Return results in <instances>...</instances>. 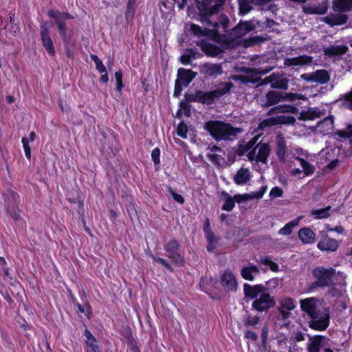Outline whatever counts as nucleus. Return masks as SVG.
I'll list each match as a JSON object with an SVG mask.
<instances>
[{
    "label": "nucleus",
    "instance_id": "1",
    "mask_svg": "<svg viewBox=\"0 0 352 352\" xmlns=\"http://www.w3.org/2000/svg\"><path fill=\"white\" fill-rule=\"evenodd\" d=\"M204 128L216 141H232L236 138L238 133L242 132L240 128H235L229 123L217 120L206 122Z\"/></svg>",
    "mask_w": 352,
    "mask_h": 352
},
{
    "label": "nucleus",
    "instance_id": "2",
    "mask_svg": "<svg viewBox=\"0 0 352 352\" xmlns=\"http://www.w3.org/2000/svg\"><path fill=\"white\" fill-rule=\"evenodd\" d=\"M196 1L201 23L212 28L213 32H218L220 24L219 19L218 21H214L211 19V17L219 12L225 0H196Z\"/></svg>",
    "mask_w": 352,
    "mask_h": 352
},
{
    "label": "nucleus",
    "instance_id": "3",
    "mask_svg": "<svg viewBox=\"0 0 352 352\" xmlns=\"http://www.w3.org/2000/svg\"><path fill=\"white\" fill-rule=\"evenodd\" d=\"M219 28L218 34L222 33L223 35L227 36V39L230 41H234L245 36L250 32L252 31L255 26L250 21L240 22L236 26L228 30L229 19L225 14L219 16Z\"/></svg>",
    "mask_w": 352,
    "mask_h": 352
},
{
    "label": "nucleus",
    "instance_id": "4",
    "mask_svg": "<svg viewBox=\"0 0 352 352\" xmlns=\"http://www.w3.org/2000/svg\"><path fill=\"white\" fill-rule=\"evenodd\" d=\"M307 315L309 327L315 330L324 331L329 324V309H302Z\"/></svg>",
    "mask_w": 352,
    "mask_h": 352
},
{
    "label": "nucleus",
    "instance_id": "5",
    "mask_svg": "<svg viewBox=\"0 0 352 352\" xmlns=\"http://www.w3.org/2000/svg\"><path fill=\"white\" fill-rule=\"evenodd\" d=\"M336 274V270L332 267L325 268L318 267L313 270V275L316 281L311 285V288L316 287H324L333 283L332 277Z\"/></svg>",
    "mask_w": 352,
    "mask_h": 352
},
{
    "label": "nucleus",
    "instance_id": "6",
    "mask_svg": "<svg viewBox=\"0 0 352 352\" xmlns=\"http://www.w3.org/2000/svg\"><path fill=\"white\" fill-rule=\"evenodd\" d=\"M265 98L266 103L265 105L270 107L285 100L293 102L297 99H300V97L297 94L270 91L266 94Z\"/></svg>",
    "mask_w": 352,
    "mask_h": 352
},
{
    "label": "nucleus",
    "instance_id": "7",
    "mask_svg": "<svg viewBox=\"0 0 352 352\" xmlns=\"http://www.w3.org/2000/svg\"><path fill=\"white\" fill-rule=\"evenodd\" d=\"M270 146L267 143L256 144L252 151L248 153V157L250 161L267 163V157L270 153Z\"/></svg>",
    "mask_w": 352,
    "mask_h": 352
},
{
    "label": "nucleus",
    "instance_id": "8",
    "mask_svg": "<svg viewBox=\"0 0 352 352\" xmlns=\"http://www.w3.org/2000/svg\"><path fill=\"white\" fill-rule=\"evenodd\" d=\"M232 87L233 84L232 82H226L217 89L208 92L203 91L202 103L207 104H212L215 99L219 98L222 96L228 93Z\"/></svg>",
    "mask_w": 352,
    "mask_h": 352
},
{
    "label": "nucleus",
    "instance_id": "9",
    "mask_svg": "<svg viewBox=\"0 0 352 352\" xmlns=\"http://www.w3.org/2000/svg\"><path fill=\"white\" fill-rule=\"evenodd\" d=\"M180 245L175 239L169 241L164 246L166 256L170 258L173 262L179 265L182 266L184 264V260L179 253Z\"/></svg>",
    "mask_w": 352,
    "mask_h": 352
},
{
    "label": "nucleus",
    "instance_id": "10",
    "mask_svg": "<svg viewBox=\"0 0 352 352\" xmlns=\"http://www.w3.org/2000/svg\"><path fill=\"white\" fill-rule=\"evenodd\" d=\"M301 78L309 82L325 84L330 80V74L325 69H318L314 72L303 74Z\"/></svg>",
    "mask_w": 352,
    "mask_h": 352
},
{
    "label": "nucleus",
    "instance_id": "11",
    "mask_svg": "<svg viewBox=\"0 0 352 352\" xmlns=\"http://www.w3.org/2000/svg\"><path fill=\"white\" fill-rule=\"evenodd\" d=\"M47 15L54 20L58 31L68 28L67 21L74 19V16L67 12H60L54 10H49Z\"/></svg>",
    "mask_w": 352,
    "mask_h": 352
},
{
    "label": "nucleus",
    "instance_id": "12",
    "mask_svg": "<svg viewBox=\"0 0 352 352\" xmlns=\"http://www.w3.org/2000/svg\"><path fill=\"white\" fill-rule=\"evenodd\" d=\"M349 50L346 45L334 43L327 47H323V54L329 58L333 60L340 59L344 54H345Z\"/></svg>",
    "mask_w": 352,
    "mask_h": 352
},
{
    "label": "nucleus",
    "instance_id": "13",
    "mask_svg": "<svg viewBox=\"0 0 352 352\" xmlns=\"http://www.w3.org/2000/svg\"><path fill=\"white\" fill-rule=\"evenodd\" d=\"M41 37L43 47L51 56L55 54L53 41L50 35V30L47 21H43L41 23Z\"/></svg>",
    "mask_w": 352,
    "mask_h": 352
},
{
    "label": "nucleus",
    "instance_id": "14",
    "mask_svg": "<svg viewBox=\"0 0 352 352\" xmlns=\"http://www.w3.org/2000/svg\"><path fill=\"white\" fill-rule=\"evenodd\" d=\"M267 291L265 287V291L261 292L259 297L252 302V308H272L276 305V301Z\"/></svg>",
    "mask_w": 352,
    "mask_h": 352
},
{
    "label": "nucleus",
    "instance_id": "15",
    "mask_svg": "<svg viewBox=\"0 0 352 352\" xmlns=\"http://www.w3.org/2000/svg\"><path fill=\"white\" fill-rule=\"evenodd\" d=\"M199 72L206 78H216L223 73L221 64L206 63L199 67Z\"/></svg>",
    "mask_w": 352,
    "mask_h": 352
},
{
    "label": "nucleus",
    "instance_id": "16",
    "mask_svg": "<svg viewBox=\"0 0 352 352\" xmlns=\"http://www.w3.org/2000/svg\"><path fill=\"white\" fill-rule=\"evenodd\" d=\"M272 67H269L267 69H262V68H245L244 69L245 73L248 74L246 76H242V80L245 82H252V83H257L261 80V78L258 76L254 77V75H264L267 74L272 70Z\"/></svg>",
    "mask_w": 352,
    "mask_h": 352
},
{
    "label": "nucleus",
    "instance_id": "17",
    "mask_svg": "<svg viewBox=\"0 0 352 352\" xmlns=\"http://www.w3.org/2000/svg\"><path fill=\"white\" fill-rule=\"evenodd\" d=\"M258 310L260 311V313L252 314L246 311V313L243 316L241 322L245 328H258V326H260L262 318L261 312L265 309Z\"/></svg>",
    "mask_w": 352,
    "mask_h": 352
},
{
    "label": "nucleus",
    "instance_id": "18",
    "mask_svg": "<svg viewBox=\"0 0 352 352\" xmlns=\"http://www.w3.org/2000/svg\"><path fill=\"white\" fill-rule=\"evenodd\" d=\"M275 152L278 160L281 162H285L287 153V146L286 140L282 134H278L276 138Z\"/></svg>",
    "mask_w": 352,
    "mask_h": 352
},
{
    "label": "nucleus",
    "instance_id": "19",
    "mask_svg": "<svg viewBox=\"0 0 352 352\" xmlns=\"http://www.w3.org/2000/svg\"><path fill=\"white\" fill-rule=\"evenodd\" d=\"M272 84L271 87L272 89L287 90L289 87V80L285 74L280 72L272 73Z\"/></svg>",
    "mask_w": 352,
    "mask_h": 352
},
{
    "label": "nucleus",
    "instance_id": "20",
    "mask_svg": "<svg viewBox=\"0 0 352 352\" xmlns=\"http://www.w3.org/2000/svg\"><path fill=\"white\" fill-rule=\"evenodd\" d=\"M196 76L197 73L191 69L179 68L177 71V78L176 80L183 85V86L187 87Z\"/></svg>",
    "mask_w": 352,
    "mask_h": 352
},
{
    "label": "nucleus",
    "instance_id": "21",
    "mask_svg": "<svg viewBox=\"0 0 352 352\" xmlns=\"http://www.w3.org/2000/svg\"><path fill=\"white\" fill-rule=\"evenodd\" d=\"M267 190V186H263L259 190L252 192L250 193L240 195L237 194L232 197L234 199V203H241L244 201L253 199H261Z\"/></svg>",
    "mask_w": 352,
    "mask_h": 352
},
{
    "label": "nucleus",
    "instance_id": "22",
    "mask_svg": "<svg viewBox=\"0 0 352 352\" xmlns=\"http://www.w3.org/2000/svg\"><path fill=\"white\" fill-rule=\"evenodd\" d=\"M327 341H329V339L326 336H316L311 337L309 342L307 344V350L309 352H320V347Z\"/></svg>",
    "mask_w": 352,
    "mask_h": 352
},
{
    "label": "nucleus",
    "instance_id": "23",
    "mask_svg": "<svg viewBox=\"0 0 352 352\" xmlns=\"http://www.w3.org/2000/svg\"><path fill=\"white\" fill-rule=\"evenodd\" d=\"M313 62V58L307 55H302L294 58H286L284 59L285 66H302L309 65Z\"/></svg>",
    "mask_w": 352,
    "mask_h": 352
},
{
    "label": "nucleus",
    "instance_id": "24",
    "mask_svg": "<svg viewBox=\"0 0 352 352\" xmlns=\"http://www.w3.org/2000/svg\"><path fill=\"white\" fill-rule=\"evenodd\" d=\"M296 119L293 116H288L285 120L280 116H276L264 120L261 122L260 126L263 129L282 123H294Z\"/></svg>",
    "mask_w": 352,
    "mask_h": 352
},
{
    "label": "nucleus",
    "instance_id": "25",
    "mask_svg": "<svg viewBox=\"0 0 352 352\" xmlns=\"http://www.w3.org/2000/svg\"><path fill=\"white\" fill-rule=\"evenodd\" d=\"M317 247L322 251H336L338 247L339 243L336 239H331L327 236H324L323 238L318 242Z\"/></svg>",
    "mask_w": 352,
    "mask_h": 352
},
{
    "label": "nucleus",
    "instance_id": "26",
    "mask_svg": "<svg viewBox=\"0 0 352 352\" xmlns=\"http://www.w3.org/2000/svg\"><path fill=\"white\" fill-rule=\"evenodd\" d=\"M347 20V15L343 13L331 14L323 19V21L331 27L344 24Z\"/></svg>",
    "mask_w": 352,
    "mask_h": 352
},
{
    "label": "nucleus",
    "instance_id": "27",
    "mask_svg": "<svg viewBox=\"0 0 352 352\" xmlns=\"http://www.w3.org/2000/svg\"><path fill=\"white\" fill-rule=\"evenodd\" d=\"M265 289V287L263 285L251 286L250 285L245 283L243 285L245 296L250 299L256 298L260 295L261 292H264Z\"/></svg>",
    "mask_w": 352,
    "mask_h": 352
},
{
    "label": "nucleus",
    "instance_id": "28",
    "mask_svg": "<svg viewBox=\"0 0 352 352\" xmlns=\"http://www.w3.org/2000/svg\"><path fill=\"white\" fill-rule=\"evenodd\" d=\"M221 284L229 290H236V280L234 274L230 271H225L223 274L221 276Z\"/></svg>",
    "mask_w": 352,
    "mask_h": 352
},
{
    "label": "nucleus",
    "instance_id": "29",
    "mask_svg": "<svg viewBox=\"0 0 352 352\" xmlns=\"http://www.w3.org/2000/svg\"><path fill=\"white\" fill-rule=\"evenodd\" d=\"M298 234L299 239L305 244H311L315 241L316 234L309 228L305 227L300 229Z\"/></svg>",
    "mask_w": 352,
    "mask_h": 352
},
{
    "label": "nucleus",
    "instance_id": "30",
    "mask_svg": "<svg viewBox=\"0 0 352 352\" xmlns=\"http://www.w3.org/2000/svg\"><path fill=\"white\" fill-rule=\"evenodd\" d=\"M250 179V173L248 168H241L234 176V182L237 185H245Z\"/></svg>",
    "mask_w": 352,
    "mask_h": 352
},
{
    "label": "nucleus",
    "instance_id": "31",
    "mask_svg": "<svg viewBox=\"0 0 352 352\" xmlns=\"http://www.w3.org/2000/svg\"><path fill=\"white\" fill-rule=\"evenodd\" d=\"M333 9L338 12H348L352 10V0H333Z\"/></svg>",
    "mask_w": 352,
    "mask_h": 352
},
{
    "label": "nucleus",
    "instance_id": "32",
    "mask_svg": "<svg viewBox=\"0 0 352 352\" xmlns=\"http://www.w3.org/2000/svg\"><path fill=\"white\" fill-rule=\"evenodd\" d=\"M260 270L257 266L250 265L243 267L241 271V274L244 279L252 281L254 279V274H258Z\"/></svg>",
    "mask_w": 352,
    "mask_h": 352
},
{
    "label": "nucleus",
    "instance_id": "33",
    "mask_svg": "<svg viewBox=\"0 0 352 352\" xmlns=\"http://www.w3.org/2000/svg\"><path fill=\"white\" fill-rule=\"evenodd\" d=\"M258 138L255 136L251 140L248 142H243V144H239L236 153L239 156L243 155L246 152H250L252 151L256 144Z\"/></svg>",
    "mask_w": 352,
    "mask_h": 352
},
{
    "label": "nucleus",
    "instance_id": "34",
    "mask_svg": "<svg viewBox=\"0 0 352 352\" xmlns=\"http://www.w3.org/2000/svg\"><path fill=\"white\" fill-rule=\"evenodd\" d=\"M334 118L332 116L324 118L322 120L318 122L317 126L324 133H327L333 129Z\"/></svg>",
    "mask_w": 352,
    "mask_h": 352
},
{
    "label": "nucleus",
    "instance_id": "35",
    "mask_svg": "<svg viewBox=\"0 0 352 352\" xmlns=\"http://www.w3.org/2000/svg\"><path fill=\"white\" fill-rule=\"evenodd\" d=\"M322 114L321 111L318 109L311 108L306 111H302L298 118L302 120H313L317 118H320Z\"/></svg>",
    "mask_w": 352,
    "mask_h": 352
},
{
    "label": "nucleus",
    "instance_id": "36",
    "mask_svg": "<svg viewBox=\"0 0 352 352\" xmlns=\"http://www.w3.org/2000/svg\"><path fill=\"white\" fill-rule=\"evenodd\" d=\"M297 109L292 105H278L272 107L268 112L269 115L278 114L281 113H294Z\"/></svg>",
    "mask_w": 352,
    "mask_h": 352
},
{
    "label": "nucleus",
    "instance_id": "37",
    "mask_svg": "<svg viewBox=\"0 0 352 352\" xmlns=\"http://www.w3.org/2000/svg\"><path fill=\"white\" fill-rule=\"evenodd\" d=\"M221 196L224 199V204L222 206V210L228 212L231 211L235 206L234 199L232 198V196L224 190L221 191Z\"/></svg>",
    "mask_w": 352,
    "mask_h": 352
},
{
    "label": "nucleus",
    "instance_id": "38",
    "mask_svg": "<svg viewBox=\"0 0 352 352\" xmlns=\"http://www.w3.org/2000/svg\"><path fill=\"white\" fill-rule=\"evenodd\" d=\"M296 160L299 162L301 167L302 168V172L305 176H309L314 174L315 171V167L314 165L311 164L307 160L300 157H296Z\"/></svg>",
    "mask_w": 352,
    "mask_h": 352
},
{
    "label": "nucleus",
    "instance_id": "39",
    "mask_svg": "<svg viewBox=\"0 0 352 352\" xmlns=\"http://www.w3.org/2000/svg\"><path fill=\"white\" fill-rule=\"evenodd\" d=\"M301 219L300 217L289 221L285 226L279 230L278 234L282 235H289L292 233L294 228L298 225L299 221Z\"/></svg>",
    "mask_w": 352,
    "mask_h": 352
},
{
    "label": "nucleus",
    "instance_id": "40",
    "mask_svg": "<svg viewBox=\"0 0 352 352\" xmlns=\"http://www.w3.org/2000/svg\"><path fill=\"white\" fill-rule=\"evenodd\" d=\"M61 38L63 40L64 47H67V45H69L72 38L73 37V30L72 29L66 28L62 30L58 31Z\"/></svg>",
    "mask_w": 352,
    "mask_h": 352
},
{
    "label": "nucleus",
    "instance_id": "41",
    "mask_svg": "<svg viewBox=\"0 0 352 352\" xmlns=\"http://www.w3.org/2000/svg\"><path fill=\"white\" fill-rule=\"evenodd\" d=\"M253 0H239V12L241 14L248 13L253 8Z\"/></svg>",
    "mask_w": 352,
    "mask_h": 352
},
{
    "label": "nucleus",
    "instance_id": "42",
    "mask_svg": "<svg viewBox=\"0 0 352 352\" xmlns=\"http://www.w3.org/2000/svg\"><path fill=\"white\" fill-rule=\"evenodd\" d=\"M321 304L318 298H308L300 300V308H317Z\"/></svg>",
    "mask_w": 352,
    "mask_h": 352
},
{
    "label": "nucleus",
    "instance_id": "43",
    "mask_svg": "<svg viewBox=\"0 0 352 352\" xmlns=\"http://www.w3.org/2000/svg\"><path fill=\"white\" fill-rule=\"evenodd\" d=\"M331 208V206H327L321 209L312 210L311 214L317 219L327 218L330 216L329 211Z\"/></svg>",
    "mask_w": 352,
    "mask_h": 352
},
{
    "label": "nucleus",
    "instance_id": "44",
    "mask_svg": "<svg viewBox=\"0 0 352 352\" xmlns=\"http://www.w3.org/2000/svg\"><path fill=\"white\" fill-rule=\"evenodd\" d=\"M334 133L340 138H349L352 137V124H348L344 129L336 130Z\"/></svg>",
    "mask_w": 352,
    "mask_h": 352
},
{
    "label": "nucleus",
    "instance_id": "45",
    "mask_svg": "<svg viewBox=\"0 0 352 352\" xmlns=\"http://www.w3.org/2000/svg\"><path fill=\"white\" fill-rule=\"evenodd\" d=\"M203 91H197L195 94H186L185 99L187 102H198L202 103Z\"/></svg>",
    "mask_w": 352,
    "mask_h": 352
},
{
    "label": "nucleus",
    "instance_id": "46",
    "mask_svg": "<svg viewBox=\"0 0 352 352\" xmlns=\"http://www.w3.org/2000/svg\"><path fill=\"white\" fill-rule=\"evenodd\" d=\"M290 309H277L275 314V317L278 320H290V318H294L291 312Z\"/></svg>",
    "mask_w": 352,
    "mask_h": 352
},
{
    "label": "nucleus",
    "instance_id": "47",
    "mask_svg": "<svg viewBox=\"0 0 352 352\" xmlns=\"http://www.w3.org/2000/svg\"><path fill=\"white\" fill-rule=\"evenodd\" d=\"M259 263L264 264L268 265L271 270L273 272H276L278 270V265L272 261L270 256H265L263 257H261L260 260L258 261Z\"/></svg>",
    "mask_w": 352,
    "mask_h": 352
},
{
    "label": "nucleus",
    "instance_id": "48",
    "mask_svg": "<svg viewBox=\"0 0 352 352\" xmlns=\"http://www.w3.org/2000/svg\"><path fill=\"white\" fill-rule=\"evenodd\" d=\"M304 10L308 14H323L327 12V6L326 5H323L318 7L304 8Z\"/></svg>",
    "mask_w": 352,
    "mask_h": 352
},
{
    "label": "nucleus",
    "instance_id": "49",
    "mask_svg": "<svg viewBox=\"0 0 352 352\" xmlns=\"http://www.w3.org/2000/svg\"><path fill=\"white\" fill-rule=\"evenodd\" d=\"M91 59L95 63L96 69L100 73L107 72L106 67L102 63V60L95 54H91Z\"/></svg>",
    "mask_w": 352,
    "mask_h": 352
},
{
    "label": "nucleus",
    "instance_id": "50",
    "mask_svg": "<svg viewBox=\"0 0 352 352\" xmlns=\"http://www.w3.org/2000/svg\"><path fill=\"white\" fill-rule=\"evenodd\" d=\"M342 99V106L352 111V91L343 95L340 100Z\"/></svg>",
    "mask_w": 352,
    "mask_h": 352
},
{
    "label": "nucleus",
    "instance_id": "51",
    "mask_svg": "<svg viewBox=\"0 0 352 352\" xmlns=\"http://www.w3.org/2000/svg\"><path fill=\"white\" fill-rule=\"evenodd\" d=\"M280 308H295L294 300L289 297L283 298L279 300Z\"/></svg>",
    "mask_w": 352,
    "mask_h": 352
},
{
    "label": "nucleus",
    "instance_id": "52",
    "mask_svg": "<svg viewBox=\"0 0 352 352\" xmlns=\"http://www.w3.org/2000/svg\"><path fill=\"white\" fill-rule=\"evenodd\" d=\"M207 157L211 162L218 165H220L223 160L221 155L217 153H208Z\"/></svg>",
    "mask_w": 352,
    "mask_h": 352
},
{
    "label": "nucleus",
    "instance_id": "53",
    "mask_svg": "<svg viewBox=\"0 0 352 352\" xmlns=\"http://www.w3.org/2000/svg\"><path fill=\"white\" fill-rule=\"evenodd\" d=\"M115 78L116 80V90L120 91L124 87L122 83V72L118 70L115 73Z\"/></svg>",
    "mask_w": 352,
    "mask_h": 352
},
{
    "label": "nucleus",
    "instance_id": "54",
    "mask_svg": "<svg viewBox=\"0 0 352 352\" xmlns=\"http://www.w3.org/2000/svg\"><path fill=\"white\" fill-rule=\"evenodd\" d=\"M23 143V147L25 151V157L30 160L31 158V148L29 145L28 138L23 137L21 140Z\"/></svg>",
    "mask_w": 352,
    "mask_h": 352
},
{
    "label": "nucleus",
    "instance_id": "55",
    "mask_svg": "<svg viewBox=\"0 0 352 352\" xmlns=\"http://www.w3.org/2000/svg\"><path fill=\"white\" fill-rule=\"evenodd\" d=\"M134 0H129L127 3V8L125 12V16L126 19L128 20L129 18H132L134 14Z\"/></svg>",
    "mask_w": 352,
    "mask_h": 352
},
{
    "label": "nucleus",
    "instance_id": "56",
    "mask_svg": "<svg viewBox=\"0 0 352 352\" xmlns=\"http://www.w3.org/2000/svg\"><path fill=\"white\" fill-rule=\"evenodd\" d=\"M87 349L86 352H101L99 345L89 341L85 342Z\"/></svg>",
    "mask_w": 352,
    "mask_h": 352
},
{
    "label": "nucleus",
    "instance_id": "57",
    "mask_svg": "<svg viewBox=\"0 0 352 352\" xmlns=\"http://www.w3.org/2000/svg\"><path fill=\"white\" fill-rule=\"evenodd\" d=\"M292 321L291 320H283L276 318L274 325L276 328L282 329L283 327L289 329L290 327Z\"/></svg>",
    "mask_w": 352,
    "mask_h": 352
},
{
    "label": "nucleus",
    "instance_id": "58",
    "mask_svg": "<svg viewBox=\"0 0 352 352\" xmlns=\"http://www.w3.org/2000/svg\"><path fill=\"white\" fill-rule=\"evenodd\" d=\"M188 126L184 122H181L177 127V135L183 138L187 137Z\"/></svg>",
    "mask_w": 352,
    "mask_h": 352
},
{
    "label": "nucleus",
    "instance_id": "59",
    "mask_svg": "<svg viewBox=\"0 0 352 352\" xmlns=\"http://www.w3.org/2000/svg\"><path fill=\"white\" fill-rule=\"evenodd\" d=\"M168 191L170 193V195L172 196V197L177 202H178L181 204H184V197L181 195L176 193L170 186L168 187Z\"/></svg>",
    "mask_w": 352,
    "mask_h": 352
},
{
    "label": "nucleus",
    "instance_id": "60",
    "mask_svg": "<svg viewBox=\"0 0 352 352\" xmlns=\"http://www.w3.org/2000/svg\"><path fill=\"white\" fill-rule=\"evenodd\" d=\"M283 190L280 187H274L270 192V197L272 199L280 197L283 196Z\"/></svg>",
    "mask_w": 352,
    "mask_h": 352
},
{
    "label": "nucleus",
    "instance_id": "61",
    "mask_svg": "<svg viewBox=\"0 0 352 352\" xmlns=\"http://www.w3.org/2000/svg\"><path fill=\"white\" fill-rule=\"evenodd\" d=\"M7 212L14 220H17L20 217L19 209L14 207L8 206Z\"/></svg>",
    "mask_w": 352,
    "mask_h": 352
},
{
    "label": "nucleus",
    "instance_id": "62",
    "mask_svg": "<svg viewBox=\"0 0 352 352\" xmlns=\"http://www.w3.org/2000/svg\"><path fill=\"white\" fill-rule=\"evenodd\" d=\"M189 102L186 101H182L180 102V108L184 111V113L185 116L189 117L190 116L191 113V106L188 104Z\"/></svg>",
    "mask_w": 352,
    "mask_h": 352
},
{
    "label": "nucleus",
    "instance_id": "63",
    "mask_svg": "<svg viewBox=\"0 0 352 352\" xmlns=\"http://www.w3.org/2000/svg\"><path fill=\"white\" fill-rule=\"evenodd\" d=\"M244 338L248 340H251L254 342H256L258 340L257 334L255 332L248 329L244 332Z\"/></svg>",
    "mask_w": 352,
    "mask_h": 352
},
{
    "label": "nucleus",
    "instance_id": "64",
    "mask_svg": "<svg viewBox=\"0 0 352 352\" xmlns=\"http://www.w3.org/2000/svg\"><path fill=\"white\" fill-rule=\"evenodd\" d=\"M160 151L158 148H155L152 151L151 157H152L153 162L155 164H158L160 163Z\"/></svg>",
    "mask_w": 352,
    "mask_h": 352
}]
</instances>
